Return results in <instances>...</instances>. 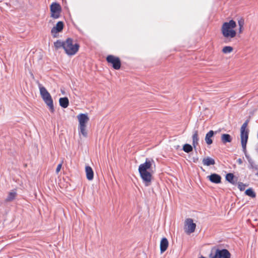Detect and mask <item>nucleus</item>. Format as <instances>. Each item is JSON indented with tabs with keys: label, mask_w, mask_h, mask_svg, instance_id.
Wrapping results in <instances>:
<instances>
[{
	"label": "nucleus",
	"mask_w": 258,
	"mask_h": 258,
	"mask_svg": "<svg viewBox=\"0 0 258 258\" xmlns=\"http://www.w3.org/2000/svg\"><path fill=\"white\" fill-rule=\"evenodd\" d=\"M79 130L80 135L81 134L83 136V137H87V131L86 130V125L79 126Z\"/></svg>",
	"instance_id": "5701e85b"
},
{
	"label": "nucleus",
	"mask_w": 258,
	"mask_h": 258,
	"mask_svg": "<svg viewBox=\"0 0 258 258\" xmlns=\"http://www.w3.org/2000/svg\"><path fill=\"white\" fill-rule=\"evenodd\" d=\"M247 125V122L246 121L241 126L240 128V138L243 151L244 153L245 156L248 159V161L250 162L249 157L246 155V147L248 137V131L246 130Z\"/></svg>",
	"instance_id": "7ed1b4c3"
},
{
	"label": "nucleus",
	"mask_w": 258,
	"mask_h": 258,
	"mask_svg": "<svg viewBox=\"0 0 258 258\" xmlns=\"http://www.w3.org/2000/svg\"><path fill=\"white\" fill-rule=\"evenodd\" d=\"M238 26H239V28H238L239 33H241L243 30V26L244 24V20L241 18L238 21Z\"/></svg>",
	"instance_id": "393cba45"
},
{
	"label": "nucleus",
	"mask_w": 258,
	"mask_h": 258,
	"mask_svg": "<svg viewBox=\"0 0 258 258\" xmlns=\"http://www.w3.org/2000/svg\"><path fill=\"white\" fill-rule=\"evenodd\" d=\"M237 162L239 164H241L242 163V160L240 158H239L238 160H237Z\"/></svg>",
	"instance_id": "7c9ffc66"
},
{
	"label": "nucleus",
	"mask_w": 258,
	"mask_h": 258,
	"mask_svg": "<svg viewBox=\"0 0 258 258\" xmlns=\"http://www.w3.org/2000/svg\"><path fill=\"white\" fill-rule=\"evenodd\" d=\"M221 141L225 144L227 143H230L232 141V138L229 134H223L221 135Z\"/></svg>",
	"instance_id": "412c9836"
},
{
	"label": "nucleus",
	"mask_w": 258,
	"mask_h": 258,
	"mask_svg": "<svg viewBox=\"0 0 258 258\" xmlns=\"http://www.w3.org/2000/svg\"><path fill=\"white\" fill-rule=\"evenodd\" d=\"M139 173L145 186H149L152 178L151 171L139 172Z\"/></svg>",
	"instance_id": "1a4fd4ad"
},
{
	"label": "nucleus",
	"mask_w": 258,
	"mask_h": 258,
	"mask_svg": "<svg viewBox=\"0 0 258 258\" xmlns=\"http://www.w3.org/2000/svg\"><path fill=\"white\" fill-rule=\"evenodd\" d=\"M183 150L186 153H189L192 151V147L189 144H186L183 147Z\"/></svg>",
	"instance_id": "bb28decb"
},
{
	"label": "nucleus",
	"mask_w": 258,
	"mask_h": 258,
	"mask_svg": "<svg viewBox=\"0 0 258 258\" xmlns=\"http://www.w3.org/2000/svg\"><path fill=\"white\" fill-rule=\"evenodd\" d=\"M106 60L112 64L113 68L115 70H119L121 67V61L119 57L112 55H109L106 57Z\"/></svg>",
	"instance_id": "0eeeda50"
},
{
	"label": "nucleus",
	"mask_w": 258,
	"mask_h": 258,
	"mask_svg": "<svg viewBox=\"0 0 258 258\" xmlns=\"http://www.w3.org/2000/svg\"><path fill=\"white\" fill-rule=\"evenodd\" d=\"M226 179L233 185L235 184L237 182V179L234 177L233 174L231 173L226 174Z\"/></svg>",
	"instance_id": "a211bd4d"
},
{
	"label": "nucleus",
	"mask_w": 258,
	"mask_h": 258,
	"mask_svg": "<svg viewBox=\"0 0 258 258\" xmlns=\"http://www.w3.org/2000/svg\"><path fill=\"white\" fill-rule=\"evenodd\" d=\"M202 162L203 164L206 166L213 165L215 164L214 159L209 157L204 158Z\"/></svg>",
	"instance_id": "aec40b11"
},
{
	"label": "nucleus",
	"mask_w": 258,
	"mask_h": 258,
	"mask_svg": "<svg viewBox=\"0 0 258 258\" xmlns=\"http://www.w3.org/2000/svg\"><path fill=\"white\" fill-rule=\"evenodd\" d=\"M208 178L213 183H219L221 181V177L219 174L216 173H213L210 176H208Z\"/></svg>",
	"instance_id": "ddd939ff"
},
{
	"label": "nucleus",
	"mask_w": 258,
	"mask_h": 258,
	"mask_svg": "<svg viewBox=\"0 0 258 258\" xmlns=\"http://www.w3.org/2000/svg\"><path fill=\"white\" fill-rule=\"evenodd\" d=\"M64 27V24L62 21L58 22L51 30V33L53 37L56 38L58 36L57 34L62 31Z\"/></svg>",
	"instance_id": "9d476101"
},
{
	"label": "nucleus",
	"mask_w": 258,
	"mask_h": 258,
	"mask_svg": "<svg viewBox=\"0 0 258 258\" xmlns=\"http://www.w3.org/2000/svg\"><path fill=\"white\" fill-rule=\"evenodd\" d=\"M79 47L80 45L78 43L73 44V40L72 38H69L66 40L64 50L68 55L75 54L78 51Z\"/></svg>",
	"instance_id": "20e7f679"
},
{
	"label": "nucleus",
	"mask_w": 258,
	"mask_h": 258,
	"mask_svg": "<svg viewBox=\"0 0 258 258\" xmlns=\"http://www.w3.org/2000/svg\"><path fill=\"white\" fill-rule=\"evenodd\" d=\"M79 122V126L86 125L89 118L86 114L81 113L77 116Z\"/></svg>",
	"instance_id": "f8f14e48"
},
{
	"label": "nucleus",
	"mask_w": 258,
	"mask_h": 258,
	"mask_svg": "<svg viewBox=\"0 0 258 258\" xmlns=\"http://www.w3.org/2000/svg\"><path fill=\"white\" fill-rule=\"evenodd\" d=\"M196 224L191 218H187L184 222V231L187 234L193 233L196 229Z\"/></svg>",
	"instance_id": "6e6552de"
},
{
	"label": "nucleus",
	"mask_w": 258,
	"mask_h": 258,
	"mask_svg": "<svg viewBox=\"0 0 258 258\" xmlns=\"http://www.w3.org/2000/svg\"><path fill=\"white\" fill-rule=\"evenodd\" d=\"M61 167H62V163L59 164L57 165V168L56 169V173H58V172L60 171V170L61 168Z\"/></svg>",
	"instance_id": "c756f323"
},
{
	"label": "nucleus",
	"mask_w": 258,
	"mask_h": 258,
	"mask_svg": "<svg viewBox=\"0 0 258 258\" xmlns=\"http://www.w3.org/2000/svg\"><path fill=\"white\" fill-rule=\"evenodd\" d=\"M64 44H66V41H61L59 40H57L54 43V45L56 49H58L61 47H62L64 49Z\"/></svg>",
	"instance_id": "b1692460"
},
{
	"label": "nucleus",
	"mask_w": 258,
	"mask_h": 258,
	"mask_svg": "<svg viewBox=\"0 0 258 258\" xmlns=\"http://www.w3.org/2000/svg\"><path fill=\"white\" fill-rule=\"evenodd\" d=\"M59 103L60 106L66 108L69 105V101L67 97H62L59 98Z\"/></svg>",
	"instance_id": "6ab92c4d"
},
{
	"label": "nucleus",
	"mask_w": 258,
	"mask_h": 258,
	"mask_svg": "<svg viewBox=\"0 0 258 258\" xmlns=\"http://www.w3.org/2000/svg\"><path fill=\"white\" fill-rule=\"evenodd\" d=\"M51 17L54 19H58L60 17L61 11L60 5L57 3H53L50 6Z\"/></svg>",
	"instance_id": "423d86ee"
},
{
	"label": "nucleus",
	"mask_w": 258,
	"mask_h": 258,
	"mask_svg": "<svg viewBox=\"0 0 258 258\" xmlns=\"http://www.w3.org/2000/svg\"><path fill=\"white\" fill-rule=\"evenodd\" d=\"M246 185L242 182H239L238 183V187L240 191H243L245 189Z\"/></svg>",
	"instance_id": "c85d7f7f"
},
{
	"label": "nucleus",
	"mask_w": 258,
	"mask_h": 258,
	"mask_svg": "<svg viewBox=\"0 0 258 258\" xmlns=\"http://www.w3.org/2000/svg\"><path fill=\"white\" fill-rule=\"evenodd\" d=\"M17 192L15 190H13L10 191L7 196V197L5 199V201L6 202H10L13 201L14 199H15L17 196Z\"/></svg>",
	"instance_id": "dca6fc26"
},
{
	"label": "nucleus",
	"mask_w": 258,
	"mask_h": 258,
	"mask_svg": "<svg viewBox=\"0 0 258 258\" xmlns=\"http://www.w3.org/2000/svg\"><path fill=\"white\" fill-rule=\"evenodd\" d=\"M168 245L169 243L167 239L165 237L162 238L160 244V251L161 253H163L166 250L168 247Z\"/></svg>",
	"instance_id": "4468645a"
},
{
	"label": "nucleus",
	"mask_w": 258,
	"mask_h": 258,
	"mask_svg": "<svg viewBox=\"0 0 258 258\" xmlns=\"http://www.w3.org/2000/svg\"><path fill=\"white\" fill-rule=\"evenodd\" d=\"M85 172L87 179L92 180L94 178V172L92 168L89 166H86L85 167Z\"/></svg>",
	"instance_id": "2eb2a0df"
},
{
	"label": "nucleus",
	"mask_w": 258,
	"mask_h": 258,
	"mask_svg": "<svg viewBox=\"0 0 258 258\" xmlns=\"http://www.w3.org/2000/svg\"><path fill=\"white\" fill-rule=\"evenodd\" d=\"M192 145L195 148L198 145L199 137H198V131H195L192 137Z\"/></svg>",
	"instance_id": "4be33fe9"
},
{
	"label": "nucleus",
	"mask_w": 258,
	"mask_h": 258,
	"mask_svg": "<svg viewBox=\"0 0 258 258\" xmlns=\"http://www.w3.org/2000/svg\"><path fill=\"white\" fill-rule=\"evenodd\" d=\"M245 193L247 196H248L252 198H254L256 197L255 193L251 188H249L246 190Z\"/></svg>",
	"instance_id": "a878e982"
},
{
	"label": "nucleus",
	"mask_w": 258,
	"mask_h": 258,
	"mask_svg": "<svg viewBox=\"0 0 258 258\" xmlns=\"http://www.w3.org/2000/svg\"><path fill=\"white\" fill-rule=\"evenodd\" d=\"M38 86L40 90V94L43 100L47 106L50 111L51 113H53L54 111L53 102L50 93L44 87L42 86L41 84H39Z\"/></svg>",
	"instance_id": "f03ea898"
},
{
	"label": "nucleus",
	"mask_w": 258,
	"mask_h": 258,
	"mask_svg": "<svg viewBox=\"0 0 258 258\" xmlns=\"http://www.w3.org/2000/svg\"><path fill=\"white\" fill-rule=\"evenodd\" d=\"M152 163H154L153 160L151 161L147 159L144 163L139 166V172L151 171Z\"/></svg>",
	"instance_id": "9b49d317"
},
{
	"label": "nucleus",
	"mask_w": 258,
	"mask_h": 258,
	"mask_svg": "<svg viewBox=\"0 0 258 258\" xmlns=\"http://www.w3.org/2000/svg\"><path fill=\"white\" fill-rule=\"evenodd\" d=\"M233 50V48L231 46H225L222 49V52L224 53H229L231 52Z\"/></svg>",
	"instance_id": "cd10ccee"
},
{
	"label": "nucleus",
	"mask_w": 258,
	"mask_h": 258,
	"mask_svg": "<svg viewBox=\"0 0 258 258\" xmlns=\"http://www.w3.org/2000/svg\"><path fill=\"white\" fill-rule=\"evenodd\" d=\"M231 254L226 249H217L214 254L211 253L210 258H230Z\"/></svg>",
	"instance_id": "39448f33"
},
{
	"label": "nucleus",
	"mask_w": 258,
	"mask_h": 258,
	"mask_svg": "<svg viewBox=\"0 0 258 258\" xmlns=\"http://www.w3.org/2000/svg\"><path fill=\"white\" fill-rule=\"evenodd\" d=\"M214 135V132L213 131H209L206 135L205 141L208 145H211L213 143L212 138Z\"/></svg>",
	"instance_id": "f3484780"
},
{
	"label": "nucleus",
	"mask_w": 258,
	"mask_h": 258,
	"mask_svg": "<svg viewBox=\"0 0 258 258\" xmlns=\"http://www.w3.org/2000/svg\"><path fill=\"white\" fill-rule=\"evenodd\" d=\"M236 27V22L231 20L229 22H224L221 27V33L223 37L230 41L236 35V31L234 29Z\"/></svg>",
	"instance_id": "f257e3e1"
}]
</instances>
